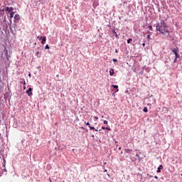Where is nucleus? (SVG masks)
Wrapping results in <instances>:
<instances>
[{"mask_svg": "<svg viewBox=\"0 0 182 182\" xmlns=\"http://www.w3.org/2000/svg\"><path fill=\"white\" fill-rule=\"evenodd\" d=\"M121 154H123V152H122V151L121 152Z\"/></svg>", "mask_w": 182, "mask_h": 182, "instance_id": "c9c22d12", "label": "nucleus"}, {"mask_svg": "<svg viewBox=\"0 0 182 182\" xmlns=\"http://www.w3.org/2000/svg\"><path fill=\"white\" fill-rule=\"evenodd\" d=\"M142 46H146V43H142Z\"/></svg>", "mask_w": 182, "mask_h": 182, "instance_id": "bb28decb", "label": "nucleus"}, {"mask_svg": "<svg viewBox=\"0 0 182 182\" xmlns=\"http://www.w3.org/2000/svg\"><path fill=\"white\" fill-rule=\"evenodd\" d=\"M105 171L106 172V171H107V170H105Z\"/></svg>", "mask_w": 182, "mask_h": 182, "instance_id": "4c0bfd02", "label": "nucleus"}, {"mask_svg": "<svg viewBox=\"0 0 182 182\" xmlns=\"http://www.w3.org/2000/svg\"><path fill=\"white\" fill-rule=\"evenodd\" d=\"M181 176H182V174Z\"/></svg>", "mask_w": 182, "mask_h": 182, "instance_id": "58836bf2", "label": "nucleus"}, {"mask_svg": "<svg viewBox=\"0 0 182 182\" xmlns=\"http://www.w3.org/2000/svg\"><path fill=\"white\" fill-rule=\"evenodd\" d=\"M25 89H26V87H23V90H25Z\"/></svg>", "mask_w": 182, "mask_h": 182, "instance_id": "473e14b6", "label": "nucleus"}, {"mask_svg": "<svg viewBox=\"0 0 182 182\" xmlns=\"http://www.w3.org/2000/svg\"><path fill=\"white\" fill-rule=\"evenodd\" d=\"M45 42H46V37H43L41 38V43L43 45L45 44Z\"/></svg>", "mask_w": 182, "mask_h": 182, "instance_id": "1a4fd4ad", "label": "nucleus"}, {"mask_svg": "<svg viewBox=\"0 0 182 182\" xmlns=\"http://www.w3.org/2000/svg\"><path fill=\"white\" fill-rule=\"evenodd\" d=\"M50 182H52V180L50 179Z\"/></svg>", "mask_w": 182, "mask_h": 182, "instance_id": "e433bc0d", "label": "nucleus"}, {"mask_svg": "<svg viewBox=\"0 0 182 182\" xmlns=\"http://www.w3.org/2000/svg\"><path fill=\"white\" fill-rule=\"evenodd\" d=\"M163 165H160L156 170V173H161V170H163Z\"/></svg>", "mask_w": 182, "mask_h": 182, "instance_id": "423d86ee", "label": "nucleus"}, {"mask_svg": "<svg viewBox=\"0 0 182 182\" xmlns=\"http://www.w3.org/2000/svg\"><path fill=\"white\" fill-rule=\"evenodd\" d=\"M118 150H122V147H119V148H118Z\"/></svg>", "mask_w": 182, "mask_h": 182, "instance_id": "c756f323", "label": "nucleus"}, {"mask_svg": "<svg viewBox=\"0 0 182 182\" xmlns=\"http://www.w3.org/2000/svg\"><path fill=\"white\" fill-rule=\"evenodd\" d=\"M109 75H110V76H113L114 75V69H111L109 70Z\"/></svg>", "mask_w": 182, "mask_h": 182, "instance_id": "9d476101", "label": "nucleus"}, {"mask_svg": "<svg viewBox=\"0 0 182 182\" xmlns=\"http://www.w3.org/2000/svg\"><path fill=\"white\" fill-rule=\"evenodd\" d=\"M23 85H26V82L25 81L23 82Z\"/></svg>", "mask_w": 182, "mask_h": 182, "instance_id": "2f4dec72", "label": "nucleus"}, {"mask_svg": "<svg viewBox=\"0 0 182 182\" xmlns=\"http://www.w3.org/2000/svg\"><path fill=\"white\" fill-rule=\"evenodd\" d=\"M112 87H114V89H119V86L118 85H112Z\"/></svg>", "mask_w": 182, "mask_h": 182, "instance_id": "2eb2a0df", "label": "nucleus"}, {"mask_svg": "<svg viewBox=\"0 0 182 182\" xmlns=\"http://www.w3.org/2000/svg\"><path fill=\"white\" fill-rule=\"evenodd\" d=\"M45 49H49V45L47 44L45 47Z\"/></svg>", "mask_w": 182, "mask_h": 182, "instance_id": "6ab92c4d", "label": "nucleus"}, {"mask_svg": "<svg viewBox=\"0 0 182 182\" xmlns=\"http://www.w3.org/2000/svg\"><path fill=\"white\" fill-rule=\"evenodd\" d=\"M26 93H27L28 96H32V88H28V90L26 91Z\"/></svg>", "mask_w": 182, "mask_h": 182, "instance_id": "7ed1b4c3", "label": "nucleus"}, {"mask_svg": "<svg viewBox=\"0 0 182 182\" xmlns=\"http://www.w3.org/2000/svg\"><path fill=\"white\" fill-rule=\"evenodd\" d=\"M85 124H86V126H89L90 130H95V132H97V129H95L94 127H90V124L89 122H85Z\"/></svg>", "mask_w": 182, "mask_h": 182, "instance_id": "20e7f679", "label": "nucleus"}, {"mask_svg": "<svg viewBox=\"0 0 182 182\" xmlns=\"http://www.w3.org/2000/svg\"><path fill=\"white\" fill-rule=\"evenodd\" d=\"M148 28L150 29V31H153V27L151 26H149Z\"/></svg>", "mask_w": 182, "mask_h": 182, "instance_id": "f3484780", "label": "nucleus"}, {"mask_svg": "<svg viewBox=\"0 0 182 182\" xmlns=\"http://www.w3.org/2000/svg\"><path fill=\"white\" fill-rule=\"evenodd\" d=\"M63 182H65V181H63Z\"/></svg>", "mask_w": 182, "mask_h": 182, "instance_id": "ea45409f", "label": "nucleus"}, {"mask_svg": "<svg viewBox=\"0 0 182 182\" xmlns=\"http://www.w3.org/2000/svg\"><path fill=\"white\" fill-rule=\"evenodd\" d=\"M143 112H144V113H147V112H149V110L147 109V107H144L143 109Z\"/></svg>", "mask_w": 182, "mask_h": 182, "instance_id": "ddd939ff", "label": "nucleus"}, {"mask_svg": "<svg viewBox=\"0 0 182 182\" xmlns=\"http://www.w3.org/2000/svg\"><path fill=\"white\" fill-rule=\"evenodd\" d=\"M36 55L38 56V55H39V51H38Z\"/></svg>", "mask_w": 182, "mask_h": 182, "instance_id": "393cba45", "label": "nucleus"}, {"mask_svg": "<svg viewBox=\"0 0 182 182\" xmlns=\"http://www.w3.org/2000/svg\"><path fill=\"white\" fill-rule=\"evenodd\" d=\"M21 19V16H19V14H16L14 16V21L15 22L18 21H20Z\"/></svg>", "mask_w": 182, "mask_h": 182, "instance_id": "39448f33", "label": "nucleus"}, {"mask_svg": "<svg viewBox=\"0 0 182 182\" xmlns=\"http://www.w3.org/2000/svg\"><path fill=\"white\" fill-rule=\"evenodd\" d=\"M154 178H156V179H157V178H159L157 177V176H154Z\"/></svg>", "mask_w": 182, "mask_h": 182, "instance_id": "7c9ffc66", "label": "nucleus"}, {"mask_svg": "<svg viewBox=\"0 0 182 182\" xmlns=\"http://www.w3.org/2000/svg\"><path fill=\"white\" fill-rule=\"evenodd\" d=\"M92 137H95V135H92Z\"/></svg>", "mask_w": 182, "mask_h": 182, "instance_id": "f704fd0d", "label": "nucleus"}, {"mask_svg": "<svg viewBox=\"0 0 182 182\" xmlns=\"http://www.w3.org/2000/svg\"><path fill=\"white\" fill-rule=\"evenodd\" d=\"M95 119H96V120H97V119H99V117H95Z\"/></svg>", "mask_w": 182, "mask_h": 182, "instance_id": "c85d7f7f", "label": "nucleus"}, {"mask_svg": "<svg viewBox=\"0 0 182 182\" xmlns=\"http://www.w3.org/2000/svg\"><path fill=\"white\" fill-rule=\"evenodd\" d=\"M82 130H85V127H81Z\"/></svg>", "mask_w": 182, "mask_h": 182, "instance_id": "cd10ccee", "label": "nucleus"}, {"mask_svg": "<svg viewBox=\"0 0 182 182\" xmlns=\"http://www.w3.org/2000/svg\"><path fill=\"white\" fill-rule=\"evenodd\" d=\"M156 31L161 33V35H164V36H166L168 39H171V41H174V37L171 36L170 35V28L166 23L164 20H161L160 23H158L156 24Z\"/></svg>", "mask_w": 182, "mask_h": 182, "instance_id": "f257e3e1", "label": "nucleus"}, {"mask_svg": "<svg viewBox=\"0 0 182 182\" xmlns=\"http://www.w3.org/2000/svg\"><path fill=\"white\" fill-rule=\"evenodd\" d=\"M105 130H109V131H110V130H112V129H110V128H109V127H105Z\"/></svg>", "mask_w": 182, "mask_h": 182, "instance_id": "aec40b11", "label": "nucleus"}, {"mask_svg": "<svg viewBox=\"0 0 182 182\" xmlns=\"http://www.w3.org/2000/svg\"><path fill=\"white\" fill-rule=\"evenodd\" d=\"M165 109H166V110H167V111L168 110V109L167 107H166Z\"/></svg>", "mask_w": 182, "mask_h": 182, "instance_id": "72a5a7b5", "label": "nucleus"}, {"mask_svg": "<svg viewBox=\"0 0 182 182\" xmlns=\"http://www.w3.org/2000/svg\"><path fill=\"white\" fill-rule=\"evenodd\" d=\"M132 151H133V150H132L130 149H125V152L127 153L128 154H132Z\"/></svg>", "mask_w": 182, "mask_h": 182, "instance_id": "0eeeda50", "label": "nucleus"}, {"mask_svg": "<svg viewBox=\"0 0 182 182\" xmlns=\"http://www.w3.org/2000/svg\"><path fill=\"white\" fill-rule=\"evenodd\" d=\"M107 121H106V120H104V124H107Z\"/></svg>", "mask_w": 182, "mask_h": 182, "instance_id": "5701e85b", "label": "nucleus"}, {"mask_svg": "<svg viewBox=\"0 0 182 182\" xmlns=\"http://www.w3.org/2000/svg\"><path fill=\"white\" fill-rule=\"evenodd\" d=\"M112 60H113V62H114V63L117 62V59H116V58H114Z\"/></svg>", "mask_w": 182, "mask_h": 182, "instance_id": "4be33fe9", "label": "nucleus"}, {"mask_svg": "<svg viewBox=\"0 0 182 182\" xmlns=\"http://www.w3.org/2000/svg\"><path fill=\"white\" fill-rule=\"evenodd\" d=\"M177 58H178L175 57V60H174V61H173V63H176V62H177Z\"/></svg>", "mask_w": 182, "mask_h": 182, "instance_id": "412c9836", "label": "nucleus"}, {"mask_svg": "<svg viewBox=\"0 0 182 182\" xmlns=\"http://www.w3.org/2000/svg\"><path fill=\"white\" fill-rule=\"evenodd\" d=\"M175 58H180V54L178 53H176L175 54Z\"/></svg>", "mask_w": 182, "mask_h": 182, "instance_id": "4468645a", "label": "nucleus"}, {"mask_svg": "<svg viewBox=\"0 0 182 182\" xmlns=\"http://www.w3.org/2000/svg\"><path fill=\"white\" fill-rule=\"evenodd\" d=\"M14 14H15V12L11 11V13H9L10 14V19H12V18H14Z\"/></svg>", "mask_w": 182, "mask_h": 182, "instance_id": "9b49d317", "label": "nucleus"}, {"mask_svg": "<svg viewBox=\"0 0 182 182\" xmlns=\"http://www.w3.org/2000/svg\"><path fill=\"white\" fill-rule=\"evenodd\" d=\"M43 37H42V36H38L37 37V39H39L40 41H41V39H42Z\"/></svg>", "mask_w": 182, "mask_h": 182, "instance_id": "a211bd4d", "label": "nucleus"}, {"mask_svg": "<svg viewBox=\"0 0 182 182\" xmlns=\"http://www.w3.org/2000/svg\"><path fill=\"white\" fill-rule=\"evenodd\" d=\"M132 41H133V39L129 38V39L127 40V43H130L132 42Z\"/></svg>", "mask_w": 182, "mask_h": 182, "instance_id": "dca6fc26", "label": "nucleus"}, {"mask_svg": "<svg viewBox=\"0 0 182 182\" xmlns=\"http://www.w3.org/2000/svg\"><path fill=\"white\" fill-rule=\"evenodd\" d=\"M172 52H173L174 55H176V53H178V48H173L172 50Z\"/></svg>", "mask_w": 182, "mask_h": 182, "instance_id": "6e6552de", "label": "nucleus"}, {"mask_svg": "<svg viewBox=\"0 0 182 182\" xmlns=\"http://www.w3.org/2000/svg\"><path fill=\"white\" fill-rule=\"evenodd\" d=\"M147 38L150 39V35H148Z\"/></svg>", "mask_w": 182, "mask_h": 182, "instance_id": "a878e982", "label": "nucleus"}, {"mask_svg": "<svg viewBox=\"0 0 182 182\" xmlns=\"http://www.w3.org/2000/svg\"><path fill=\"white\" fill-rule=\"evenodd\" d=\"M4 11H6V12H7L8 14H11V12H12V11H14V8L13 7H5Z\"/></svg>", "mask_w": 182, "mask_h": 182, "instance_id": "f03ea898", "label": "nucleus"}, {"mask_svg": "<svg viewBox=\"0 0 182 182\" xmlns=\"http://www.w3.org/2000/svg\"><path fill=\"white\" fill-rule=\"evenodd\" d=\"M112 33L114 34V35H115V36H116V38H117V33H116V30H112Z\"/></svg>", "mask_w": 182, "mask_h": 182, "instance_id": "f8f14e48", "label": "nucleus"}, {"mask_svg": "<svg viewBox=\"0 0 182 182\" xmlns=\"http://www.w3.org/2000/svg\"><path fill=\"white\" fill-rule=\"evenodd\" d=\"M102 130H106V127H102Z\"/></svg>", "mask_w": 182, "mask_h": 182, "instance_id": "b1692460", "label": "nucleus"}]
</instances>
